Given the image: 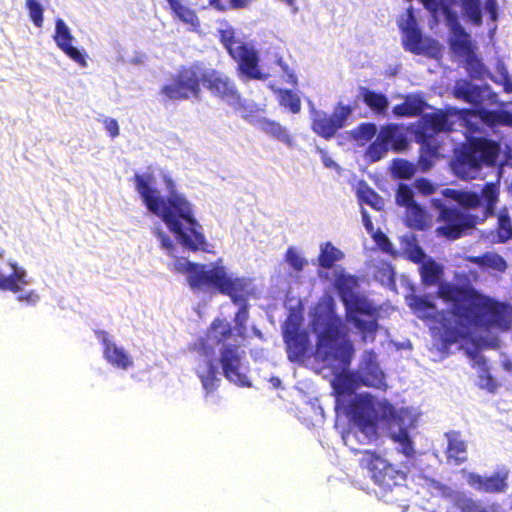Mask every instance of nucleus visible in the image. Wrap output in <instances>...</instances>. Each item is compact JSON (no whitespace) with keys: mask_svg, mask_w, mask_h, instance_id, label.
<instances>
[{"mask_svg":"<svg viewBox=\"0 0 512 512\" xmlns=\"http://www.w3.org/2000/svg\"><path fill=\"white\" fill-rule=\"evenodd\" d=\"M135 188L149 212L160 217L175 239L186 249L197 252L205 250L206 239L202 226L195 217L193 205L176 191L174 181L166 176L164 182L168 196L162 197L152 187V174H138L133 177Z\"/></svg>","mask_w":512,"mask_h":512,"instance_id":"obj_1","label":"nucleus"},{"mask_svg":"<svg viewBox=\"0 0 512 512\" xmlns=\"http://www.w3.org/2000/svg\"><path fill=\"white\" fill-rule=\"evenodd\" d=\"M311 327L317 339L315 356L334 371H339L332 382L335 393L338 397L356 395L362 382L359 374L348 371L355 350L346 338L345 323L337 315L333 302L316 311Z\"/></svg>","mask_w":512,"mask_h":512,"instance_id":"obj_2","label":"nucleus"},{"mask_svg":"<svg viewBox=\"0 0 512 512\" xmlns=\"http://www.w3.org/2000/svg\"><path fill=\"white\" fill-rule=\"evenodd\" d=\"M450 314L454 321L450 325V344L471 339L478 330L508 331L512 323L509 304L486 296L471 285L450 283Z\"/></svg>","mask_w":512,"mask_h":512,"instance_id":"obj_3","label":"nucleus"},{"mask_svg":"<svg viewBox=\"0 0 512 512\" xmlns=\"http://www.w3.org/2000/svg\"><path fill=\"white\" fill-rule=\"evenodd\" d=\"M419 270L422 283L425 286L439 285L438 291L435 295H412L408 305L429 328L430 351L444 359L448 353V282H441L444 268L432 258L424 261Z\"/></svg>","mask_w":512,"mask_h":512,"instance_id":"obj_4","label":"nucleus"},{"mask_svg":"<svg viewBox=\"0 0 512 512\" xmlns=\"http://www.w3.org/2000/svg\"><path fill=\"white\" fill-rule=\"evenodd\" d=\"M172 270L187 275V282L194 291L218 292L228 296L240 307L234 316L238 335L245 336L249 317L247 304V281L243 277H234L226 267L218 264H199L188 261L184 257H176L172 262Z\"/></svg>","mask_w":512,"mask_h":512,"instance_id":"obj_5","label":"nucleus"},{"mask_svg":"<svg viewBox=\"0 0 512 512\" xmlns=\"http://www.w3.org/2000/svg\"><path fill=\"white\" fill-rule=\"evenodd\" d=\"M501 151L500 144L485 137H470L450 161L453 172L463 178H474L483 165L493 167Z\"/></svg>","mask_w":512,"mask_h":512,"instance_id":"obj_6","label":"nucleus"},{"mask_svg":"<svg viewBox=\"0 0 512 512\" xmlns=\"http://www.w3.org/2000/svg\"><path fill=\"white\" fill-rule=\"evenodd\" d=\"M448 130V111L422 113L414 131V140L420 144L418 166L430 170L440 158L441 144L436 134Z\"/></svg>","mask_w":512,"mask_h":512,"instance_id":"obj_7","label":"nucleus"},{"mask_svg":"<svg viewBox=\"0 0 512 512\" xmlns=\"http://www.w3.org/2000/svg\"><path fill=\"white\" fill-rule=\"evenodd\" d=\"M202 69L197 64L181 66L171 81L160 88L168 100L198 99L201 94Z\"/></svg>","mask_w":512,"mask_h":512,"instance_id":"obj_8","label":"nucleus"},{"mask_svg":"<svg viewBox=\"0 0 512 512\" xmlns=\"http://www.w3.org/2000/svg\"><path fill=\"white\" fill-rule=\"evenodd\" d=\"M360 466L367 469L374 483L384 492L391 491L394 487L401 486L406 481V474L396 469L378 453L370 450L362 452Z\"/></svg>","mask_w":512,"mask_h":512,"instance_id":"obj_9","label":"nucleus"},{"mask_svg":"<svg viewBox=\"0 0 512 512\" xmlns=\"http://www.w3.org/2000/svg\"><path fill=\"white\" fill-rule=\"evenodd\" d=\"M409 145L400 125L390 123L381 126L376 139L365 150V159L374 163L381 160L389 150L402 152Z\"/></svg>","mask_w":512,"mask_h":512,"instance_id":"obj_10","label":"nucleus"},{"mask_svg":"<svg viewBox=\"0 0 512 512\" xmlns=\"http://www.w3.org/2000/svg\"><path fill=\"white\" fill-rule=\"evenodd\" d=\"M345 413L350 422L368 438L377 435V411L374 397L370 394H357L349 401Z\"/></svg>","mask_w":512,"mask_h":512,"instance_id":"obj_11","label":"nucleus"},{"mask_svg":"<svg viewBox=\"0 0 512 512\" xmlns=\"http://www.w3.org/2000/svg\"><path fill=\"white\" fill-rule=\"evenodd\" d=\"M230 56L238 63L240 71L249 79L264 80L266 75L259 69L256 50L235 38V34H220Z\"/></svg>","mask_w":512,"mask_h":512,"instance_id":"obj_12","label":"nucleus"},{"mask_svg":"<svg viewBox=\"0 0 512 512\" xmlns=\"http://www.w3.org/2000/svg\"><path fill=\"white\" fill-rule=\"evenodd\" d=\"M245 352L239 344L224 345L220 351L219 362L224 377L239 387H251L249 380V366L243 362Z\"/></svg>","mask_w":512,"mask_h":512,"instance_id":"obj_13","label":"nucleus"},{"mask_svg":"<svg viewBox=\"0 0 512 512\" xmlns=\"http://www.w3.org/2000/svg\"><path fill=\"white\" fill-rule=\"evenodd\" d=\"M352 111L351 106L338 103L331 115L324 112H316L312 118L311 128L317 135L329 140L335 136L338 130L346 125Z\"/></svg>","mask_w":512,"mask_h":512,"instance_id":"obj_14","label":"nucleus"},{"mask_svg":"<svg viewBox=\"0 0 512 512\" xmlns=\"http://www.w3.org/2000/svg\"><path fill=\"white\" fill-rule=\"evenodd\" d=\"M287 357L291 362L303 363L310 356L311 341L308 330L298 323L291 324L283 331Z\"/></svg>","mask_w":512,"mask_h":512,"instance_id":"obj_15","label":"nucleus"},{"mask_svg":"<svg viewBox=\"0 0 512 512\" xmlns=\"http://www.w3.org/2000/svg\"><path fill=\"white\" fill-rule=\"evenodd\" d=\"M202 83L215 97L229 104L240 103V94L235 83L225 74L217 70H202Z\"/></svg>","mask_w":512,"mask_h":512,"instance_id":"obj_16","label":"nucleus"},{"mask_svg":"<svg viewBox=\"0 0 512 512\" xmlns=\"http://www.w3.org/2000/svg\"><path fill=\"white\" fill-rule=\"evenodd\" d=\"M234 335L231 324L222 318H215L206 329L205 335L198 341V350L206 357L214 354L215 346L230 345L227 343Z\"/></svg>","mask_w":512,"mask_h":512,"instance_id":"obj_17","label":"nucleus"},{"mask_svg":"<svg viewBox=\"0 0 512 512\" xmlns=\"http://www.w3.org/2000/svg\"><path fill=\"white\" fill-rule=\"evenodd\" d=\"M510 471L506 467L497 469L491 475L482 476L478 473L470 472L466 481L475 491L486 494H503L509 488Z\"/></svg>","mask_w":512,"mask_h":512,"instance_id":"obj_18","label":"nucleus"},{"mask_svg":"<svg viewBox=\"0 0 512 512\" xmlns=\"http://www.w3.org/2000/svg\"><path fill=\"white\" fill-rule=\"evenodd\" d=\"M4 251L0 250V258ZM29 284L26 270L17 265L16 262L2 261L0 263V290L13 293L20 292Z\"/></svg>","mask_w":512,"mask_h":512,"instance_id":"obj_19","label":"nucleus"},{"mask_svg":"<svg viewBox=\"0 0 512 512\" xmlns=\"http://www.w3.org/2000/svg\"><path fill=\"white\" fill-rule=\"evenodd\" d=\"M95 333L97 339L103 345V356L109 364L122 370H127L133 366V359L129 353L111 341L107 332L98 330Z\"/></svg>","mask_w":512,"mask_h":512,"instance_id":"obj_20","label":"nucleus"},{"mask_svg":"<svg viewBox=\"0 0 512 512\" xmlns=\"http://www.w3.org/2000/svg\"><path fill=\"white\" fill-rule=\"evenodd\" d=\"M241 106L244 109V114L242 117L246 121L252 124H257L259 129L271 138L280 141L289 147L293 146L292 136L286 127L282 126L279 122L268 119L266 117L255 119L252 110H248V108L244 105Z\"/></svg>","mask_w":512,"mask_h":512,"instance_id":"obj_21","label":"nucleus"},{"mask_svg":"<svg viewBox=\"0 0 512 512\" xmlns=\"http://www.w3.org/2000/svg\"><path fill=\"white\" fill-rule=\"evenodd\" d=\"M402 44L406 51L429 58H436L441 52L440 44L427 34H403Z\"/></svg>","mask_w":512,"mask_h":512,"instance_id":"obj_22","label":"nucleus"},{"mask_svg":"<svg viewBox=\"0 0 512 512\" xmlns=\"http://www.w3.org/2000/svg\"><path fill=\"white\" fill-rule=\"evenodd\" d=\"M362 386L385 390L387 388L386 377L380 366L374 359L367 360L359 369Z\"/></svg>","mask_w":512,"mask_h":512,"instance_id":"obj_23","label":"nucleus"},{"mask_svg":"<svg viewBox=\"0 0 512 512\" xmlns=\"http://www.w3.org/2000/svg\"><path fill=\"white\" fill-rule=\"evenodd\" d=\"M428 108L424 98L417 94L406 95L404 101L393 107L392 112L397 117H417Z\"/></svg>","mask_w":512,"mask_h":512,"instance_id":"obj_24","label":"nucleus"},{"mask_svg":"<svg viewBox=\"0 0 512 512\" xmlns=\"http://www.w3.org/2000/svg\"><path fill=\"white\" fill-rule=\"evenodd\" d=\"M57 46L75 63L81 67H87V54L83 48L74 45L72 34H54Z\"/></svg>","mask_w":512,"mask_h":512,"instance_id":"obj_25","label":"nucleus"},{"mask_svg":"<svg viewBox=\"0 0 512 512\" xmlns=\"http://www.w3.org/2000/svg\"><path fill=\"white\" fill-rule=\"evenodd\" d=\"M477 216L450 208V239L460 238L466 230L475 227Z\"/></svg>","mask_w":512,"mask_h":512,"instance_id":"obj_26","label":"nucleus"},{"mask_svg":"<svg viewBox=\"0 0 512 512\" xmlns=\"http://www.w3.org/2000/svg\"><path fill=\"white\" fill-rule=\"evenodd\" d=\"M359 94L363 103L376 115H385L388 107L389 100L383 93L376 92L368 87H359Z\"/></svg>","mask_w":512,"mask_h":512,"instance_id":"obj_27","label":"nucleus"},{"mask_svg":"<svg viewBox=\"0 0 512 512\" xmlns=\"http://www.w3.org/2000/svg\"><path fill=\"white\" fill-rule=\"evenodd\" d=\"M512 239V219L506 208L500 210L495 226L493 243L504 244Z\"/></svg>","mask_w":512,"mask_h":512,"instance_id":"obj_28","label":"nucleus"},{"mask_svg":"<svg viewBox=\"0 0 512 512\" xmlns=\"http://www.w3.org/2000/svg\"><path fill=\"white\" fill-rule=\"evenodd\" d=\"M344 258V253L333 245L332 242H325L320 246V253L317 257L319 267L331 269L334 264Z\"/></svg>","mask_w":512,"mask_h":512,"instance_id":"obj_29","label":"nucleus"},{"mask_svg":"<svg viewBox=\"0 0 512 512\" xmlns=\"http://www.w3.org/2000/svg\"><path fill=\"white\" fill-rule=\"evenodd\" d=\"M174 15L183 23L195 29L199 26V19L183 0H167Z\"/></svg>","mask_w":512,"mask_h":512,"instance_id":"obj_30","label":"nucleus"},{"mask_svg":"<svg viewBox=\"0 0 512 512\" xmlns=\"http://www.w3.org/2000/svg\"><path fill=\"white\" fill-rule=\"evenodd\" d=\"M482 197L485 200L482 221L495 214L496 205L499 200V187L496 183H485L482 188Z\"/></svg>","mask_w":512,"mask_h":512,"instance_id":"obj_31","label":"nucleus"},{"mask_svg":"<svg viewBox=\"0 0 512 512\" xmlns=\"http://www.w3.org/2000/svg\"><path fill=\"white\" fill-rule=\"evenodd\" d=\"M457 115L469 133L479 130L480 109H457L450 107V116Z\"/></svg>","mask_w":512,"mask_h":512,"instance_id":"obj_32","label":"nucleus"},{"mask_svg":"<svg viewBox=\"0 0 512 512\" xmlns=\"http://www.w3.org/2000/svg\"><path fill=\"white\" fill-rule=\"evenodd\" d=\"M357 285V278L353 275L340 274L337 276L335 281V287L342 302H345L346 300L350 299L352 296L356 294L355 288L357 287Z\"/></svg>","mask_w":512,"mask_h":512,"instance_id":"obj_33","label":"nucleus"},{"mask_svg":"<svg viewBox=\"0 0 512 512\" xmlns=\"http://www.w3.org/2000/svg\"><path fill=\"white\" fill-rule=\"evenodd\" d=\"M372 318L369 320H364L359 317H353L352 321L355 325V327L358 329L359 333L361 334V338L363 341H374L379 325H378V319H377V313L374 316H371Z\"/></svg>","mask_w":512,"mask_h":512,"instance_id":"obj_34","label":"nucleus"},{"mask_svg":"<svg viewBox=\"0 0 512 512\" xmlns=\"http://www.w3.org/2000/svg\"><path fill=\"white\" fill-rule=\"evenodd\" d=\"M343 304L350 312L367 316H374L377 313L373 305L364 296L358 294H355L350 299L343 302Z\"/></svg>","mask_w":512,"mask_h":512,"instance_id":"obj_35","label":"nucleus"},{"mask_svg":"<svg viewBox=\"0 0 512 512\" xmlns=\"http://www.w3.org/2000/svg\"><path fill=\"white\" fill-rule=\"evenodd\" d=\"M453 95L470 104H478L480 98V91L476 86H473L467 81L457 83L453 89Z\"/></svg>","mask_w":512,"mask_h":512,"instance_id":"obj_36","label":"nucleus"},{"mask_svg":"<svg viewBox=\"0 0 512 512\" xmlns=\"http://www.w3.org/2000/svg\"><path fill=\"white\" fill-rule=\"evenodd\" d=\"M197 374L207 393L215 391L219 386L220 379L217 377V367L212 359L207 360L206 370L204 372L199 371Z\"/></svg>","mask_w":512,"mask_h":512,"instance_id":"obj_37","label":"nucleus"},{"mask_svg":"<svg viewBox=\"0 0 512 512\" xmlns=\"http://www.w3.org/2000/svg\"><path fill=\"white\" fill-rule=\"evenodd\" d=\"M405 219L407 226L410 228L422 230L426 227L425 211L416 202L406 207Z\"/></svg>","mask_w":512,"mask_h":512,"instance_id":"obj_38","label":"nucleus"},{"mask_svg":"<svg viewBox=\"0 0 512 512\" xmlns=\"http://www.w3.org/2000/svg\"><path fill=\"white\" fill-rule=\"evenodd\" d=\"M450 459H454L456 464L468 459L467 445L456 432H450Z\"/></svg>","mask_w":512,"mask_h":512,"instance_id":"obj_39","label":"nucleus"},{"mask_svg":"<svg viewBox=\"0 0 512 512\" xmlns=\"http://www.w3.org/2000/svg\"><path fill=\"white\" fill-rule=\"evenodd\" d=\"M279 104L287 108L291 113L297 114L301 110L299 96L290 89L277 90Z\"/></svg>","mask_w":512,"mask_h":512,"instance_id":"obj_40","label":"nucleus"},{"mask_svg":"<svg viewBox=\"0 0 512 512\" xmlns=\"http://www.w3.org/2000/svg\"><path fill=\"white\" fill-rule=\"evenodd\" d=\"M450 200L465 208H477L480 205V196L475 192L450 189Z\"/></svg>","mask_w":512,"mask_h":512,"instance_id":"obj_41","label":"nucleus"},{"mask_svg":"<svg viewBox=\"0 0 512 512\" xmlns=\"http://www.w3.org/2000/svg\"><path fill=\"white\" fill-rule=\"evenodd\" d=\"M358 198L360 202L369 205L370 207L377 211L382 210L384 207L382 197L367 185L358 190Z\"/></svg>","mask_w":512,"mask_h":512,"instance_id":"obj_42","label":"nucleus"},{"mask_svg":"<svg viewBox=\"0 0 512 512\" xmlns=\"http://www.w3.org/2000/svg\"><path fill=\"white\" fill-rule=\"evenodd\" d=\"M430 202L431 207L438 212L437 220L445 222L437 228L438 233L444 237H448V204L446 200L433 198Z\"/></svg>","mask_w":512,"mask_h":512,"instance_id":"obj_43","label":"nucleus"},{"mask_svg":"<svg viewBox=\"0 0 512 512\" xmlns=\"http://www.w3.org/2000/svg\"><path fill=\"white\" fill-rule=\"evenodd\" d=\"M392 173L399 179H410L415 174V165L406 159L397 158L392 161Z\"/></svg>","mask_w":512,"mask_h":512,"instance_id":"obj_44","label":"nucleus"},{"mask_svg":"<svg viewBox=\"0 0 512 512\" xmlns=\"http://www.w3.org/2000/svg\"><path fill=\"white\" fill-rule=\"evenodd\" d=\"M461 8L463 15L473 24L481 22V10L479 0H462Z\"/></svg>","mask_w":512,"mask_h":512,"instance_id":"obj_45","label":"nucleus"},{"mask_svg":"<svg viewBox=\"0 0 512 512\" xmlns=\"http://www.w3.org/2000/svg\"><path fill=\"white\" fill-rule=\"evenodd\" d=\"M25 7L35 27L41 28L44 20V7L40 0H25Z\"/></svg>","mask_w":512,"mask_h":512,"instance_id":"obj_46","label":"nucleus"},{"mask_svg":"<svg viewBox=\"0 0 512 512\" xmlns=\"http://www.w3.org/2000/svg\"><path fill=\"white\" fill-rule=\"evenodd\" d=\"M507 262L506 260L496 252H486L485 253V261L484 268H490L497 272L503 273L507 270Z\"/></svg>","mask_w":512,"mask_h":512,"instance_id":"obj_47","label":"nucleus"},{"mask_svg":"<svg viewBox=\"0 0 512 512\" xmlns=\"http://www.w3.org/2000/svg\"><path fill=\"white\" fill-rule=\"evenodd\" d=\"M395 198L397 205L402 207H408L416 202L414 200L412 188L409 185L403 183L399 184Z\"/></svg>","mask_w":512,"mask_h":512,"instance_id":"obj_48","label":"nucleus"},{"mask_svg":"<svg viewBox=\"0 0 512 512\" xmlns=\"http://www.w3.org/2000/svg\"><path fill=\"white\" fill-rule=\"evenodd\" d=\"M285 261L296 272H301L307 261L296 251L294 247H289L285 252Z\"/></svg>","mask_w":512,"mask_h":512,"instance_id":"obj_49","label":"nucleus"},{"mask_svg":"<svg viewBox=\"0 0 512 512\" xmlns=\"http://www.w3.org/2000/svg\"><path fill=\"white\" fill-rule=\"evenodd\" d=\"M401 32H417L416 20L411 9L402 14L399 18Z\"/></svg>","mask_w":512,"mask_h":512,"instance_id":"obj_50","label":"nucleus"},{"mask_svg":"<svg viewBox=\"0 0 512 512\" xmlns=\"http://www.w3.org/2000/svg\"><path fill=\"white\" fill-rule=\"evenodd\" d=\"M357 131L359 139L365 142L371 141L378 134L376 124L371 122L361 123L357 127Z\"/></svg>","mask_w":512,"mask_h":512,"instance_id":"obj_51","label":"nucleus"},{"mask_svg":"<svg viewBox=\"0 0 512 512\" xmlns=\"http://www.w3.org/2000/svg\"><path fill=\"white\" fill-rule=\"evenodd\" d=\"M480 120L490 127L500 125V110L480 108Z\"/></svg>","mask_w":512,"mask_h":512,"instance_id":"obj_52","label":"nucleus"},{"mask_svg":"<svg viewBox=\"0 0 512 512\" xmlns=\"http://www.w3.org/2000/svg\"><path fill=\"white\" fill-rule=\"evenodd\" d=\"M478 385L482 389H486L487 391L493 393L498 387V384L493 379V377L490 375L489 371L487 369H482L481 373L479 374V382Z\"/></svg>","mask_w":512,"mask_h":512,"instance_id":"obj_53","label":"nucleus"},{"mask_svg":"<svg viewBox=\"0 0 512 512\" xmlns=\"http://www.w3.org/2000/svg\"><path fill=\"white\" fill-rule=\"evenodd\" d=\"M408 258L416 264L422 265L428 258L424 250L418 244L410 245L407 250Z\"/></svg>","mask_w":512,"mask_h":512,"instance_id":"obj_54","label":"nucleus"},{"mask_svg":"<svg viewBox=\"0 0 512 512\" xmlns=\"http://www.w3.org/2000/svg\"><path fill=\"white\" fill-rule=\"evenodd\" d=\"M414 184L418 191L424 196L432 195L437 190V185L433 184L426 178H418L415 180Z\"/></svg>","mask_w":512,"mask_h":512,"instance_id":"obj_55","label":"nucleus"},{"mask_svg":"<svg viewBox=\"0 0 512 512\" xmlns=\"http://www.w3.org/2000/svg\"><path fill=\"white\" fill-rule=\"evenodd\" d=\"M373 239L376 242L377 246L386 253H391L393 251V246L389 240V238L382 231L378 230L373 234Z\"/></svg>","mask_w":512,"mask_h":512,"instance_id":"obj_56","label":"nucleus"},{"mask_svg":"<svg viewBox=\"0 0 512 512\" xmlns=\"http://www.w3.org/2000/svg\"><path fill=\"white\" fill-rule=\"evenodd\" d=\"M104 128L111 138H116L120 134L119 125L114 118H105L103 120Z\"/></svg>","mask_w":512,"mask_h":512,"instance_id":"obj_57","label":"nucleus"},{"mask_svg":"<svg viewBox=\"0 0 512 512\" xmlns=\"http://www.w3.org/2000/svg\"><path fill=\"white\" fill-rule=\"evenodd\" d=\"M156 235L161 243V246L165 248L170 255H173L174 243L171 238L161 230H157Z\"/></svg>","mask_w":512,"mask_h":512,"instance_id":"obj_58","label":"nucleus"},{"mask_svg":"<svg viewBox=\"0 0 512 512\" xmlns=\"http://www.w3.org/2000/svg\"><path fill=\"white\" fill-rule=\"evenodd\" d=\"M17 300L20 301V302H26V303H29V304H35L39 300V296H38V294L35 291L31 290V291L26 292L24 294H20L17 297Z\"/></svg>","mask_w":512,"mask_h":512,"instance_id":"obj_59","label":"nucleus"},{"mask_svg":"<svg viewBox=\"0 0 512 512\" xmlns=\"http://www.w3.org/2000/svg\"><path fill=\"white\" fill-rule=\"evenodd\" d=\"M500 125L512 127V112L500 110Z\"/></svg>","mask_w":512,"mask_h":512,"instance_id":"obj_60","label":"nucleus"},{"mask_svg":"<svg viewBox=\"0 0 512 512\" xmlns=\"http://www.w3.org/2000/svg\"><path fill=\"white\" fill-rule=\"evenodd\" d=\"M229 2H232V0H211L210 1L212 6H214L218 10H222V11L233 8V4H230Z\"/></svg>","mask_w":512,"mask_h":512,"instance_id":"obj_61","label":"nucleus"},{"mask_svg":"<svg viewBox=\"0 0 512 512\" xmlns=\"http://www.w3.org/2000/svg\"><path fill=\"white\" fill-rule=\"evenodd\" d=\"M486 10L490 14L491 19H496V2L495 0H486Z\"/></svg>","mask_w":512,"mask_h":512,"instance_id":"obj_62","label":"nucleus"},{"mask_svg":"<svg viewBox=\"0 0 512 512\" xmlns=\"http://www.w3.org/2000/svg\"><path fill=\"white\" fill-rule=\"evenodd\" d=\"M467 260L473 264L478 265L481 268H484L485 253L480 256H469L467 257Z\"/></svg>","mask_w":512,"mask_h":512,"instance_id":"obj_63","label":"nucleus"},{"mask_svg":"<svg viewBox=\"0 0 512 512\" xmlns=\"http://www.w3.org/2000/svg\"><path fill=\"white\" fill-rule=\"evenodd\" d=\"M395 440L398 442H401L402 444H407L411 447V440L409 438V435L406 431H401L399 435L395 437Z\"/></svg>","mask_w":512,"mask_h":512,"instance_id":"obj_64","label":"nucleus"}]
</instances>
